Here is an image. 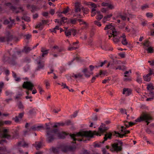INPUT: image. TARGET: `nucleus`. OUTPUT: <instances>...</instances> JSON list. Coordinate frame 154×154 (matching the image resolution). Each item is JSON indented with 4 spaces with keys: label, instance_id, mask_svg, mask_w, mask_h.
I'll return each mask as SVG.
<instances>
[{
    "label": "nucleus",
    "instance_id": "1",
    "mask_svg": "<svg viewBox=\"0 0 154 154\" xmlns=\"http://www.w3.org/2000/svg\"><path fill=\"white\" fill-rule=\"evenodd\" d=\"M108 128L105 127V124L102 123L101 125L99 127L98 131H94L93 132L91 131H81L78 132L76 135L73 134L70 135L73 141H75L77 140L75 137L77 136L85 137H87L91 138L94 135L100 136V134H103L104 132L108 130ZM78 141H85L83 139L77 140Z\"/></svg>",
    "mask_w": 154,
    "mask_h": 154
},
{
    "label": "nucleus",
    "instance_id": "2",
    "mask_svg": "<svg viewBox=\"0 0 154 154\" xmlns=\"http://www.w3.org/2000/svg\"><path fill=\"white\" fill-rule=\"evenodd\" d=\"M152 119V118L150 114L146 112H143L141 114L140 117L135 120V122H140L145 121L147 125H148L150 123L149 121Z\"/></svg>",
    "mask_w": 154,
    "mask_h": 154
},
{
    "label": "nucleus",
    "instance_id": "3",
    "mask_svg": "<svg viewBox=\"0 0 154 154\" xmlns=\"http://www.w3.org/2000/svg\"><path fill=\"white\" fill-rule=\"evenodd\" d=\"M123 143L121 141H119L118 143H114L112 144L110 150L111 151H115L117 152L122 151Z\"/></svg>",
    "mask_w": 154,
    "mask_h": 154
},
{
    "label": "nucleus",
    "instance_id": "4",
    "mask_svg": "<svg viewBox=\"0 0 154 154\" xmlns=\"http://www.w3.org/2000/svg\"><path fill=\"white\" fill-rule=\"evenodd\" d=\"M84 9V7H82L81 3L80 2H77L75 3L74 11L75 14H74V17L80 16L81 15L79 13L81 11V9Z\"/></svg>",
    "mask_w": 154,
    "mask_h": 154
},
{
    "label": "nucleus",
    "instance_id": "5",
    "mask_svg": "<svg viewBox=\"0 0 154 154\" xmlns=\"http://www.w3.org/2000/svg\"><path fill=\"white\" fill-rule=\"evenodd\" d=\"M90 71L88 70V68H85L82 71V72L84 74L85 77L87 78H89L91 75L93 74V71L94 69V67L92 65H91L89 66Z\"/></svg>",
    "mask_w": 154,
    "mask_h": 154
},
{
    "label": "nucleus",
    "instance_id": "6",
    "mask_svg": "<svg viewBox=\"0 0 154 154\" xmlns=\"http://www.w3.org/2000/svg\"><path fill=\"white\" fill-rule=\"evenodd\" d=\"M112 33L110 34L109 35V39L112 36L113 37V40L114 42L115 43H117L119 41V39L121 37L118 36V33L116 31V29H114L111 31Z\"/></svg>",
    "mask_w": 154,
    "mask_h": 154
},
{
    "label": "nucleus",
    "instance_id": "7",
    "mask_svg": "<svg viewBox=\"0 0 154 154\" xmlns=\"http://www.w3.org/2000/svg\"><path fill=\"white\" fill-rule=\"evenodd\" d=\"M34 86L32 82L28 81L24 82L22 85V87L23 88L30 91L32 90Z\"/></svg>",
    "mask_w": 154,
    "mask_h": 154
},
{
    "label": "nucleus",
    "instance_id": "8",
    "mask_svg": "<svg viewBox=\"0 0 154 154\" xmlns=\"http://www.w3.org/2000/svg\"><path fill=\"white\" fill-rule=\"evenodd\" d=\"M76 149L75 146H63L62 147L61 150L64 152H67L69 151H74Z\"/></svg>",
    "mask_w": 154,
    "mask_h": 154
},
{
    "label": "nucleus",
    "instance_id": "9",
    "mask_svg": "<svg viewBox=\"0 0 154 154\" xmlns=\"http://www.w3.org/2000/svg\"><path fill=\"white\" fill-rule=\"evenodd\" d=\"M57 131V129H55L51 131H47V132L48 137L47 138V141L48 143H50L54 139L52 136H51V134L52 133H56V132Z\"/></svg>",
    "mask_w": 154,
    "mask_h": 154
},
{
    "label": "nucleus",
    "instance_id": "10",
    "mask_svg": "<svg viewBox=\"0 0 154 154\" xmlns=\"http://www.w3.org/2000/svg\"><path fill=\"white\" fill-rule=\"evenodd\" d=\"M13 39V37L12 35H9L6 37H2L0 38V42H5L7 41V42H11L12 41Z\"/></svg>",
    "mask_w": 154,
    "mask_h": 154
},
{
    "label": "nucleus",
    "instance_id": "11",
    "mask_svg": "<svg viewBox=\"0 0 154 154\" xmlns=\"http://www.w3.org/2000/svg\"><path fill=\"white\" fill-rule=\"evenodd\" d=\"M146 88L150 92L149 94L152 97H154V89L153 85L150 83L147 85Z\"/></svg>",
    "mask_w": 154,
    "mask_h": 154
},
{
    "label": "nucleus",
    "instance_id": "12",
    "mask_svg": "<svg viewBox=\"0 0 154 154\" xmlns=\"http://www.w3.org/2000/svg\"><path fill=\"white\" fill-rule=\"evenodd\" d=\"M8 131L9 129H3L2 131V137L3 138H7L8 139H10L11 138V136L8 133Z\"/></svg>",
    "mask_w": 154,
    "mask_h": 154
},
{
    "label": "nucleus",
    "instance_id": "13",
    "mask_svg": "<svg viewBox=\"0 0 154 154\" xmlns=\"http://www.w3.org/2000/svg\"><path fill=\"white\" fill-rule=\"evenodd\" d=\"M24 114V112H22V113H20L19 114L18 116H16L15 118H14V121L16 122H19L20 121L19 119H21L23 117Z\"/></svg>",
    "mask_w": 154,
    "mask_h": 154
},
{
    "label": "nucleus",
    "instance_id": "14",
    "mask_svg": "<svg viewBox=\"0 0 154 154\" xmlns=\"http://www.w3.org/2000/svg\"><path fill=\"white\" fill-rule=\"evenodd\" d=\"M108 29H109V32L110 33V34L112 33V32L111 31L113 30L114 29H115L114 28V26L112 25V24L106 25L104 28V29L105 30H106Z\"/></svg>",
    "mask_w": 154,
    "mask_h": 154
},
{
    "label": "nucleus",
    "instance_id": "15",
    "mask_svg": "<svg viewBox=\"0 0 154 154\" xmlns=\"http://www.w3.org/2000/svg\"><path fill=\"white\" fill-rule=\"evenodd\" d=\"M132 92V90L128 88H124L123 89V94H125L126 96L130 95Z\"/></svg>",
    "mask_w": 154,
    "mask_h": 154
},
{
    "label": "nucleus",
    "instance_id": "16",
    "mask_svg": "<svg viewBox=\"0 0 154 154\" xmlns=\"http://www.w3.org/2000/svg\"><path fill=\"white\" fill-rule=\"evenodd\" d=\"M112 136V134L111 133H106L105 134V137H104V140L103 141L102 143H103L104 142L106 141L108 139H111Z\"/></svg>",
    "mask_w": 154,
    "mask_h": 154
},
{
    "label": "nucleus",
    "instance_id": "17",
    "mask_svg": "<svg viewBox=\"0 0 154 154\" xmlns=\"http://www.w3.org/2000/svg\"><path fill=\"white\" fill-rule=\"evenodd\" d=\"M41 51L43 53L42 56L44 57L45 55H47L48 53V51H49V49H47L45 48L44 47H42L41 48Z\"/></svg>",
    "mask_w": 154,
    "mask_h": 154
},
{
    "label": "nucleus",
    "instance_id": "18",
    "mask_svg": "<svg viewBox=\"0 0 154 154\" xmlns=\"http://www.w3.org/2000/svg\"><path fill=\"white\" fill-rule=\"evenodd\" d=\"M121 37L122 38V40L121 42L122 44L124 45H126L128 44V41L126 38V36L124 34L122 35H121Z\"/></svg>",
    "mask_w": 154,
    "mask_h": 154
},
{
    "label": "nucleus",
    "instance_id": "19",
    "mask_svg": "<svg viewBox=\"0 0 154 154\" xmlns=\"http://www.w3.org/2000/svg\"><path fill=\"white\" fill-rule=\"evenodd\" d=\"M124 134H120L119 133L117 132L116 131H115V134L116 136L119 137L121 138H122L125 134H128L130 132V131L129 130H126L125 131Z\"/></svg>",
    "mask_w": 154,
    "mask_h": 154
},
{
    "label": "nucleus",
    "instance_id": "20",
    "mask_svg": "<svg viewBox=\"0 0 154 154\" xmlns=\"http://www.w3.org/2000/svg\"><path fill=\"white\" fill-rule=\"evenodd\" d=\"M42 143L41 142H36L35 144H33L37 150L40 148L42 145Z\"/></svg>",
    "mask_w": 154,
    "mask_h": 154
},
{
    "label": "nucleus",
    "instance_id": "21",
    "mask_svg": "<svg viewBox=\"0 0 154 154\" xmlns=\"http://www.w3.org/2000/svg\"><path fill=\"white\" fill-rule=\"evenodd\" d=\"M67 28H66V30H64L65 34L66 37H70L71 36V29H70L68 30Z\"/></svg>",
    "mask_w": 154,
    "mask_h": 154
},
{
    "label": "nucleus",
    "instance_id": "22",
    "mask_svg": "<svg viewBox=\"0 0 154 154\" xmlns=\"http://www.w3.org/2000/svg\"><path fill=\"white\" fill-rule=\"evenodd\" d=\"M112 16V14H109L107 15L106 16H104L103 17V19L102 22L103 23H105L107 20V19L110 18Z\"/></svg>",
    "mask_w": 154,
    "mask_h": 154
},
{
    "label": "nucleus",
    "instance_id": "23",
    "mask_svg": "<svg viewBox=\"0 0 154 154\" xmlns=\"http://www.w3.org/2000/svg\"><path fill=\"white\" fill-rule=\"evenodd\" d=\"M66 135L67 134L64 132H62L60 133H59L57 134V136L59 138L61 139L64 138Z\"/></svg>",
    "mask_w": 154,
    "mask_h": 154
},
{
    "label": "nucleus",
    "instance_id": "24",
    "mask_svg": "<svg viewBox=\"0 0 154 154\" xmlns=\"http://www.w3.org/2000/svg\"><path fill=\"white\" fill-rule=\"evenodd\" d=\"M97 15L96 17V18L97 20H101L103 17V15L100 14V11H97Z\"/></svg>",
    "mask_w": 154,
    "mask_h": 154
},
{
    "label": "nucleus",
    "instance_id": "25",
    "mask_svg": "<svg viewBox=\"0 0 154 154\" xmlns=\"http://www.w3.org/2000/svg\"><path fill=\"white\" fill-rule=\"evenodd\" d=\"M44 27L43 24L41 23H39L35 26V28H38L39 30H41L43 29Z\"/></svg>",
    "mask_w": 154,
    "mask_h": 154
},
{
    "label": "nucleus",
    "instance_id": "26",
    "mask_svg": "<svg viewBox=\"0 0 154 154\" xmlns=\"http://www.w3.org/2000/svg\"><path fill=\"white\" fill-rule=\"evenodd\" d=\"M143 79L146 82H149L151 79V77L149 74H147L146 75L143 76Z\"/></svg>",
    "mask_w": 154,
    "mask_h": 154
},
{
    "label": "nucleus",
    "instance_id": "27",
    "mask_svg": "<svg viewBox=\"0 0 154 154\" xmlns=\"http://www.w3.org/2000/svg\"><path fill=\"white\" fill-rule=\"evenodd\" d=\"M69 43V45L68 48V50L69 51H72L73 50H75L77 48V46L73 47L72 45L69 42L67 41Z\"/></svg>",
    "mask_w": 154,
    "mask_h": 154
},
{
    "label": "nucleus",
    "instance_id": "28",
    "mask_svg": "<svg viewBox=\"0 0 154 154\" xmlns=\"http://www.w3.org/2000/svg\"><path fill=\"white\" fill-rule=\"evenodd\" d=\"M37 64L38 65V69H42L44 66V64L42 62H41L40 61L38 62H37Z\"/></svg>",
    "mask_w": 154,
    "mask_h": 154
},
{
    "label": "nucleus",
    "instance_id": "29",
    "mask_svg": "<svg viewBox=\"0 0 154 154\" xmlns=\"http://www.w3.org/2000/svg\"><path fill=\"white\" fill-rule=\"evenodd\" d=\"M44 83L45 85L46 88L47 89H49L50 87V83L48 79H46L44 81Z\"/></svg>",
    "mask_w": 154,
    "mask_h": 154
},
{
    "label": "nucleus",
    "instance_id": "30",
    "mask_svg": "<svg viewBox=\"0 0 154 154\" xmlns=\"http://www.w3.org/2000/svg\"><path fill=\"white\" fill-rule=\"evenodd\" d=\"M8 63L11 66H14L17 64L16 61L14 59L11 60L9 61Z\"/></svg>",
    "mask_w": 154,
    "mask_h": 154
},
{
    "label": "nucleus",
    "instance_id": "31",
    "mask_svg": "<svg viewBox=\"0 0 154 154\" xmlns=\"http://www.w3.org/2000/svg\"><path fill=\"white\" fill-rule=\"evenodd\" d=\"M43 128V127L42 126H38L37 127L35 126H33L31 128V129L34 131L39 130L40 129H42Z\"/></svg>",
    "mask_w": 154,
    "mask_h": 154
},
{
    "label": "nucleus",
    "instance_id": "32",
    "mask_svg": "<svg viewBox=\"0 0 154 154\" xmlns=\"http://www.w3.org/2000/svg\"><path fill=\"white\" fill-rule=\"evenodd\" d=\"M9 20H10V21L11 22V24H9L8 25V26L10 28H11L13 26H14L15 25V23H14V19L12 20L11 19V17H10L9 18Z\"/></svg>",
    "mask_w": 154,
    "mask_h": 154
},
{
    "label": "nucleus",
    "instance_id": "33",
    "mask_svg": "<svg viewBox=\"0 0 154 154\" xmlns=\"http://www.w3.org/2000/svg\"><path fill=\"white\" fill-rule=\"evenodd\" d=\"M143 45L144 46V48H145V47H148L149 45V42L148 40H145L144 43H143Z\"/></svg>",
    "mask_w": 154,
    "mask_h": 154
},
{
    "label": "nucleus",
    "instance_id": "34",
    "mask_svg": "<svg viewBox=\"0 0 154 154\" xmlns=\"http://www.w3.org/2000/svg\"><path fill=\"white\" fill-rule=\"evenodd\" d=\"M32 50V48L28 47L26 46L24 47L23 49V51L26 53H28Z\"/></svg>",
    "mask_w": 154,
    "mask_h": 154
},
{
    "label": "nucleus",
    "instance_id": "35",
    "mask_svg": "<svg viewBox=\"0 0 154 154\" xmlns=\"http://www.w3.org/2000/svg\"><path fill=\"white\" fill-rule=\"evenodd\" d=\"M83 75L81 73H79L77 74H73L72 77H74L75 78H81L82 76Z\"/></svg>",
    "mask_w": 154,
    "mask_h": 154
},
{
    "label": "nucleus",
    "instance_id": "36",
    "mask_svg": "<svg viewBox=\"0 0 154 154\" xmlns=\"http://www.w3.org/2000/svg\"><path fill=\"white\" fill-rule=\"evenodd\" d=\"M51 151L54 153L57 154V153L59 151V149L58 148H51Z\"/></svg>",
    "mask_w": 154,
    "mask_h": 154
},
{
    "label": "nucleus",
    "instance_id": "37",
    "mask_svg": "<svg viewBox=\"0 0 154 154\" xmlns=\"http://www.w3.org/2000/svg\"><path fill=\"white\" fill-rule=\"evenodd\" d=\"M61 22H62V23H65L67 22H68L69 20L68 19L65 17H63L61 18Z\"/></svg>",
    "mask_w": 154,
    "mask_h": 154
},
{
    "label": "nucleus",
    "instance_id": "38",
    "mask_svg": "<svg viewBox=\"0 0 154 154\" xmlns=\"http://www.w3.org/2000/svg\"><path fill=\"white\" fill-rule=\"evenodd\" d=\"M120 17L122 20H125L127 19V17L125 15H123L121 14L117 16V17Z\"/></svg>",
    "mask_w": 154,
    "mask_h": 154
},
{
    "label": "nucleus",
    "instance_id": "39",
    "mask_svg": "<svg viewBox=\"0 0 154 154\" xmlns=\"http://www.w3.org/2000/svg\"><path fill=\"white\" fill-rule=\"evenodd\" d=\"M147 53H152L153 52V50L152 47H149L147 49Z\"/></svg>",
    "mask_w": 154,
    "mask_h": 154
},
{
    "label": "nucleus",
    "instance_id": "40",
    "mask_svg": "<svg viewBox=\"0 0 154 154\" xmlns=\"http://www.w3.org/2000/svg\"><path fill=\"white\" fill-rule=\"evenodd\" d=\"M69 7H67V8L66 9H64L61 13L66 14L69 12Z\"/></svg>",
    "mask_w": 154,
    "mask_h": 154
},
{
    "label": "nucleus",
    "instance_id": "41",
    "mask_svg": "<svg viewBox=\"0 0 154 154\" xmlns=\"http://www.w3.org/2000/svg\"><path fill=\"white\" fill-rule=\"evenodd\" d=\"M11 9L12 10L13 12L16 13H18L19 12L18 11H16L17 8L13 6H11Z\"/></svg>",
    "mask_w": 154,
    "mask_h": 154
},
{
    "label": "nucleus",
    "instance_id": "42",
    "mask_svg": "<svg viewBox=\"0 0 154 154\" xmlns=\"http://www.w3.org/2000/svg\"><path fill=\"white\" fill-rule=\"evenodd\" d=\"M71 34L72 35L74 36L76 34L77 31L76 30L74 29H70Z\"/></svg>",
    "mask_w": 154,
    "mask_h": 154
},
{
    "label": "nucleus",
    "instance_id": "43",
    "mask_svg": "<svg viewBox=\"0 0 154 154\" xmlns=\"http://www.w3.org/2000/svg\"><path fill=\"white\" fill-rule=\"evenodd\" d=\"M78 21L79 22L80 24L81 25H82L84 24H85L86 22L85 21L83 20L82 19H78Z\"/></svg>",
    "mask_w": 154,
    "mask_h": 154
},
{
    "label": "nucleus",
    "instance_id": "44",
    "mask_svg": "<svg viewBox=\"0 0 154 154\" xmlns=\"http://www.w3.org/2000/svg\"><path fill=\"white\" fill-rule=\"evenodd\" d=\"M102 48L103 49L105 50L106 51H109L110 50H112V48L111 49H110L108 47L107 45L103 46L102 47Z\"/></svg>",
    "mask_w": 154,
    "mask_h": 154
},
{
    "label": "nucleus",
    "instance_id": "45",
    "mask_svg": "<svg viewBox=\"0 0 154 154\" xmlns=\"http://www.w3.org/2000/svg\"><path fill=\"white\" fill-rule=\"evenodd\" d=\"M37 88L38 89L39 91V93L41 94H42V92H43L44 91L43 90L42 87L39 85L38 86Z\"/></svg>",
    "mask_w": 154,
    "mask_h": 154
},
{
    "label": "nucleus",
    "instance_id": "46",
    "mask_svg": "<svg viewBox=\"0 0 154 154\" xmlns=\"http://www.w3.org/2000/svg\"><path fill=\"white\" fill-rule=\"evenodd\" d=\"M127 78H124V81L125 82L131 81V78L130 76H128Z\"/></svg>",
    "mask_w": 154,
    "mask_h": 154
},
{
    "label": "nucleus",
    "instance_id": "47",
    "mask_svg": "<svg viewBox=\"0 0 154 154\" xmlns=\"http://www.w3.org/2000/svg\"><path fill=\"white\" fill-rule=\"evenodd\" d=\"M89 5L91 6L92 7L94 8H97V5L91 2H89Z\"/></svg>",
    "mask_w": 154,
    "mask_h": 154
},
{
    "label": "nucleus",
    "instance_id": "48",
    "mask_svg": "<svg viewBox=\"0 0 154 154\" xmlns=\"http://www.w3.org/2000/svg\"><path fill=\"white\" fill-rule=\"evenodd\" d=\"M76 21V19H72L69 20V22L68 23L70 22L72 24H75V23Z\"/></svg>",
    "mask_w": 154,
    "mask_h": 154
},
{
    "label": "nucleus",
    "instance_id": "49",
    "mask_svg": "<svg viewBox=\"0 0 154 154\" xmlns=\"http://www.w3.org/2000/svg\"><path fill=\"white\" fill-rule=\"evenodd\" d=\"M88 24L86 22L85 24L82 25V29H85L88 28Z\"/></svg>",
    "mask_w": 154,
    "mask_h": 154
},
{
    "label": "nucleus",
    "instance_id": "50",
    "mask_svg": "<svg viewBox=\"0 0 154 154\" xmlns=\"http://www.w3.org/2000/svg\"><path fill=\"white\" fill-rule=\"evenodd\" d=\"M4 125H10L12 123V122L11 121H4Z\"/></svg>",
    "mask_w": 154,
    "mask_h": 154
},
{
    "label": "nucleus",
    "instance_id": "51",
    "mask_svg": "<svg viewBox=\"0 0 154 154\" xmlns=\"http://www.w3.org/2000/svg\"><path fill=\"white\" fill-rule=\"evenodd\" d=\"M94 23L95 25H97L98 26L100 27L101 26V23L100 22L98 21H94Z\"/></svg>",
    "mask_w": 154,
    "mask_h": 154
},
{
    "label": "nucleus",
    "instance_id": "52",
    "mask_svg": "<svg viewBox=\"0 0 154 154\" xmlns=\"http://www.w3.org/2000/svg\"><path fill=\"white\" fill-rule=\"evenodd\" d=\"M61 86L63 87V88H66L67 89H69V87L66 86V84L65 83H62Z\"/></svg>",
    "mask_w": 154,
    "mask_h": 154
},
{
    "label": "nucleus",
    "instance_id": "53",
    "mask_svg": "<svg viewBox=\"0 0 154 154\" xmlns=\"http://www.w3.org/2000/svg\"><path fill=\"white\" fill-rule=\"evenodd\" d=\"M120 111L121 113L122 114H127V112H126V110L125 109H120Z\"/></svg>",
    "mask_w": 154,
    "mask_h": 154
},
{
    "label": "nucleus",
    "instance_id": "54",
    "mask_svg": "<svg viewBox=\"0 0 154 154\" xmlns=\"http://www.w3.org/2000/svg\"><path fill=\"white\" fill-rule=\"evenodd\" d=\"M18 106L20 109H22L23 108V106L21 102H20L18 105Z\"/></svg>",
    "mask_w": 154,
    "mask_h": 154
},
{
    "label": "nucleus",
    "instance_id": "55",
    "mask_svg": "<svg viewBox=\"0 0 154 154\" xmlns=\"http://www.w3.org/2000/svg\"><path fill=\"white\" fill-rule=\"evenodd\" d=\"M82 10H83L84 13L85 14H88L89 12V10L87 8H84V9Z\"/></svg>",
    "mask_w": 154,
    "mask_h": 154
},
{
    "label": "nucleus",
    "instance_id": "56",
    "mask_svg": "<svg viewBox=\"0 0 154 154\" xmlns=\"http://www.w3.org/2000/svg\"><path fill=\"white\" fill-rule=\"evenodd\" d=\"M22 19L27 21H30V18L29 17H22Z\"/></svg>",
    "mask_w": 154,
    "mask_h": 154
},
{
    "label": "nucleus",
    "instance_id": "57",
    "mask_svg": "<svg viewBox=\"0 0 154 154\" xmlns=\"http://www.w3.org/2000/svg\"><path fill=\"white\" fill-rule=\"evenodd\" d=\"M110 79H109L108 78L107 79H105L102 81V83L103 84H105L107 82H108L110 80Z\"/></svg>",
    "mask_w": 154,
    "mask_h": 154
},
{
    "label": "nucleus",
    "instance_id": "58",
    "mask_svg": "<svg viewBox=\"0 0 154 154\" xmlns=\"http://www.w3.org/2000/svg\"><path fill=\"white\" fill-rule=\"evenodd\" d=\"M146 15L148 17H153V14L152 13H147L146 14Z\"/></svg>",
    "mask_w": 154,
    "mask_h": 154
},
{
    "label": "nucleus",
    "instance_id": "59",
    "mask_svg": "<svg viewBox=\"0 0 154 154\" xmlns=\"http://www.w3.org/2000/svg\"><path fill=\"white\" fill-rule=\"evenodd\" d=\"M149 73L148 74H149L150 76H151L153 74L154 75V72L150 68L149 69Z\"/></svg>",
    "mask_w": 154,
    "mask_h": 154
},
{
    "label": "nucleus",
    "instance_id": "60",
    "mask_svg": "<svg viewBox=\"0 0 154 154\" xmlns=\"http://www.w3.org/2000/svg\"><path fill=\"white\" fill-rule=\"evenodd\" d=\"M89 152L86 150H84L80 154H89Z\"/></svg>",
    "mask_w": 154,
    "mask_h": 154
},
{
    "label": "nucleus",
    "instance_id": "61",
    "mask_svg": "<svg viewBox=\"0 0 154 154\" xmlns=\"http://www.w3.org/2000/svg\"><path fill=\"white\" fill-rule=\"evenodd\" d=\"M106 72L105 71H103L102 70H100L99 72V75H105Z\"/></svg>",
    "mask_w": 154,
    "mask_h": 154
},
{
    "label": "nucleus",
    "instance_id": "62",
    "mask_svg": "<svg viewBox=\"0 0 154 154\" xmlns=\"http://www.w3.org/2000/svg\"><path fill=\"white\" fill-rule=\"evenodd\" d=\"M107 11V9L105 8H103L101 10V11L103 13H106Z\"/></svg>",
    "mask_w": 154,
    "mask_h": 154
},
{
    "label": "nucleus",
    "instance_id": "63",
    "mask_svg": "<svg viewBox=\"0 0 154 154\" xmlns=\"http://www.w3.org/2000/svg\"><path fill=\"white\" fill-rule=\"evenodd\" d=\"M55 22L56 23H57L59 26H61L62 24V22L59 21L58 19H55Z\"/></svg>",
    "mask_w": 154,
    "mask_h": 154
},
{
    "label": "nucleus",
    "instance_id": "64",
    "mask_svg": "<svg viewBox=\"0 0 154 154\" xmlns=\"http://www.w3.org/2000/svg\"><path fill=\"white\" fill-rule=\"evenodd\" d=\"M48 21L47 20H42V22L41 23H42L43 24V25L44 26L45 24H46L47 23H48Z\"/></svg>",
    "mask_w": 154,
    "mask_h": 154
}]
</instances>
